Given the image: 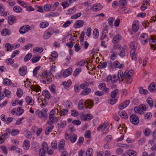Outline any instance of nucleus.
Here are the masks:
<instances>
[{"label":"nucleus","mask_w":156,"mask_h":156,"mask_svg":"<svg viewBox=\"0 0 156 156\" xmlns=\"http://www.w3.org/2000/svg\"><path fill=\"white\" fill-rule=\"evenodd\" d=\"M134 71L133 70H130L126 72V71L123 74V72L119 70L118 73V78L119 81L122 82L123 80V79L125 78V80L126 83L128 84L131 83L132 82V79L131 77L133 75Z\"/></svg>","instance_id":"f257e3e1"},{"label":"nucleus","mask_w":156,"mask_h":156,"mask_svg":"<svg viewBox=\"0 0 156 156\" xmlns=\"http://www.w3.org/2000/svg\"><path fill=\"white\" fill-rule=\"evenodd\" d=\"M84 100L81 99L80 100L78 103V107L80 110L83 109L84 106L86 108H90L93 106V101L92 100H87L83 104Z\"/></svg>","instance_id":"f03ea898"},{"label":"nucleus","mask_w":156,"mask_h":156,"mask_svg":"<svg viewBox=\"0 0 156 156\" xmlns=\"http://www.w3.org/2000/svg\"><path fill=\"white\" fill-rule=\"evenodd\" d=\"M47 111L48 110L46 108H43L41 111H40L39 109H37L35 112V113L40 119L45 121L48 119Z\"/></svg>","instance_id":"7ed1b4c3"},{"label":"nucleus","mask_w":156,"mask_h":156,"mask_svg":"<svg viewBox=\"0 0 156 156\" xmlns=\"http://www.w3.org/2000/svg\"><path fill=\"white\" fill-rule=\"evenodd\" d=\"M65 137L66 140H70L71 143H74L76 140L77 136L75 134L69 135L68 133H66Z\"/></svg>","instance_id":"20e7f679"},{"label":"nucleus","mask_w":156,"mask_h":156,"mask_svg":"<svg viewBox=\"0 0 156 156\" xmlns=\"http://www.w3.org/2000/svg\"><path fill=\"white\" fill-rule=\"evenodd\" d=\"M54 32V30L52 28H50L47 30L44 34L43 37L45 39H47L50 38Z\"/></svg>","instance_id":"39448f33"},{"label":"nucleus","mask_w":156,"mask_h":156,"mask_svg":"<svg viewBox=\"0 0 156 156\" xmlns=\"http://www.w3.org/2000/svg\"><path fill=\"white\" fill-rule=\"evenodd\" d=\"M148 39L149 38L147 34L142 33L140 34V40L142 44L143 45L146 44L147 42Z\"/></svg>","instance_id":"423d86ee"},{"label":"nucleus","mask_w":156,"mask_h":156,"mask_svg":"<svg viewBox=\"0 0 156 156\" xmlns=\"http://www.w3.org/2000/svg\"><path fill=\"white\" fill-rule=\"evenodd\" d=\"M129 119L131 122L134 125H137L139 123V119L135 115L133 114L131 115L130 116Z\"/></svg>","instance_id":"0eeeda50"},{"label":"nucleus","mask_w":156,"mask_h":156,"mask_svg":"<svg viewBox=\"0 0 156 156\" xmlns=\"http://www.w3.org/2000/svg\"><path fill=\"white\" fill-rule=\"evenodd\" d=\"M55 110L54 109L51 110L50 112L49 115V119L52 122H53V121L56 122L58 120L57 118L55 116Z\"/></svg>","instance_id":"6e6552de"},{"label":"nucleus","mask_w":156,"mask_h":156,"mask_svg":"<svg viewBox=\"0 0 156 156\" xmlns=\"http://www.w3.org/2000/svg\"><path fill=\"white\" fill-rule=\"evenodd\" d=\"M93 117V115L90 114H87L85 115L82 114L80 115V119L83 121L89 120L92 119Z\"/></svg>","instance_id":"1a4fd4ad"},{"label":"nucleus","mask_w":156,"mask_h":156,"mask_svg":"<svg viewBox=\"0 0 156 156\" xmlns=\"http://www.w3.org/2000/svg\"><path fill=\"white\" fill-rule=\"evenodd\" d=\"M149 42L151 44V48L154 51L156 49V40H155L154 38L151 36L150 38L148 39Z\"/></svg>","instance_id":"9d476101"},{"label":"nucleus","mask_w":156,"mask_h":156,"mask_svg":"<svg viewBox=\"0 0 156 156\" xmlns=\"http://www.w3.org/2000/svg\"><path fill=\"white\" fill-rule=\"evenodd\" d=\"M103 8L102 5L100 3L94 4L92 7V9L94 11L97 12L101 10Z\"/></svg>","instance_id":"9b49d317"},{"label":"nucleus","mask_w":156,"mask_h":156,"mask_svg":"<svg viewBox=\"0 0 156 156\" xmlns=\"http://www.w3.org/2000/svg\"><path fill=\"white\" fill-rule=\"evenodd\" d=\"M129 103L130 101L129 100H126L119 105L118 108L120 110H122L126 107L129 105Z\"/></svg>","instance_id":"f8f14e48"},{"label":"nucleus","mask_w":156,"mask_h":156,"mask_svg":"<svg viewBox=\"0 0 156 156\" xmlns=\"http://www.w3.org/2000/svg\"><path fill=\"white\" fill-rule=\"evenodd\" d=\"M19 72L20 75L22 76L25 75L27 72V67L26 66H24L20 68Z\"/></svg>","instance_id":"ddd939ff"},{"label":"nucleus","mask_w":156,"mask_h":156,"mask_svg":"<svg viewBox=\"0 0 156 156\" xmlns=\"http://www.w3.org/2000/svg\"><path fill=\"white\" fill-rule=\"evenodd\" d=\"M84 24V22L82 20H78L75 22L74 27L75 28H79L82 27Z\"/></svg>","instance_id":"4468645a"},{"label":"nucleus","mask_w":156,"mask_h":156,"mask_svg":"<svg viewBox=\"0 0 156 156\" xmlns=\"http://www.w3.org/2000/svg\"><path fill=\"white\" fill-rule=\"evenodd\" d=\"M72 72V69L71 68H69L66 69L63 73V76L64 77H66L70 75Z\"/></svg>","instance_id":"2eb2a0df"},{"label":"nucleus","mask_w":156,"mask_h":156,"mask_svg":"<svg viewBox=\"0 0 156 156\" xmlns=\"http://www.w3.org/2000/svg\"><path fill=\"white\" fill-rule=\"evenodd\" d=\"M8 22L10 25L12 24L16 20V17L13 15L10 16L8 18Z\"/></svg>","instance_id":"dca6fc26"},{"label":"nucleus","mask_w":156,"mask_h":156,"mask_svg":"<svg viewBox=\"0 0 156 156\" xmlns=\"http://www.w3.org/2000/svg\"><path fill=\"white\" fill-rule=\"evenodd\" d=\"M9 149L10 151H16V152L20 154H22V150L20 148L15 146H12L11 147H9Z\"/></svg>","instance_id":"f3484780"},{"label":"nucleus","mask_w":156,"mask_h":156,"mask_svg":"<svg viewBox=\"0 0 156 156\" xmlns=\"http://www.w3.org/2000/svg\"><path fill=\"white\" fill-rule=\"evenodd\" d=\"M121 39V36L119 34H117L113 37L112 42L114 44L117 43Z\"/></svg>","instance_id":"a211bd4d"},{"label":"nucleus","mask_w":156,"mask_h":156,"mask_svg":"<svg viewBox=\"0 0 156 156\" xmlns=\"http://www.w3.org/2000/svg\"><path fill=\"white\" fill-rule=\"evenodd\" d=\"M118 114L120 116L124 119H126L128 118V115L125 111L120 110L118 112Z\"/></svg>","instance_id":"6ab92c4d"},{"label":"nucleus","mask_w":156,"mask_h":156,"mask_svg":"<svg viewBox=\"0 0 156 156\" xmlns=\"http://www.w3.org/2000/svg\"><path fill=\"white\" fill-rule=\"evenodd\" d=\"M51 75V71H49L48 73L47 71H44L42 74L40 75V76L42 78H47L49 77Z\"/></svg>","instance_id":"aec40b11"},{"label":"nucleus","mask_w":156,"mask_h":156,"mask_svg":"<svg viewBox=\"0 0 156 156\" xmlns=\"http://www.w3.org/2000/svg\"><path fill=\"white\" fill-rule=\"evenodd\" d=\"M107 126V124L105 123H104L101 124L97 128V130L98 131H100L101 130H102L103 128V129L104 130H107L108 129Z\"/></svg>","instance_id":"412c9836"},{"label":"nucleus","mask_w":156,"mask_h":156,"mask_svg":"<svg viewBox=\"0 0 156 156\" xmlns=\"http://www.w3.org/2000/svg\"><path fill=\"white\" fill-rule=\"evenodd\" d=\"M132 28L133 31L135 32H137L139 29V27L138 25V22H133V24Z\"/></svg>","instance_id":"4be33fe9"},{"label":"nucleus","mask_w":156,"mask_h":156,"mask_svg":"<svg viewBox=\"0 0 156 156\" xmlns=\"http://www.w3.org/2000/svg\"><path fill=\"white\" fill-rule=\"evenodd\" d=\"M67 124L66 122V121L61 120L58 123V128H64L66 127Z\"/></svg>","instance_id":"5701e85b"},{"label":"nucleus","mask_w":156,"mask_h":156,"mask_svg":"<svg viewBox=\"0 0 156 156\" xmlns=\"http://www.w3.org/2000/svg\"><path fill=\"white\" fill-rule=\"evenodd\" d=\"M119 49L120 51L119 55L122 57H124L125 55V52L124 48L121 45H119L118 48V49Z\"/></svg>","instance_id":"b1692460"},{"label":"nucleus","mask_w":156,"mask_h":156,"mask_svg":"<svg viewBox=\"0 0 156 156\" xmlns=\"http://www.w3.org/2000/svg\"><path fill=\"white\" fill-rule=\"evenodd\" d=\"M30 141L28 140H25L23 143V147L26 150H28L30 147Z\"/></svg>","instance_id":"393cba45"},{"label":"nucleus","mask_w":156,"mask_h":156,"mask_svg":"<svg viewBox=\"0 0 156 156\" xmlns=\"http://www.w3.org/2000/svg\"><path fill=\"white\" fill-rule=\"evenodd\" d=\"M29 29H30L29 27L23 26L20 28L19 32L21 34H23L26 33Z\"/></svg>","instance_id":"a878e982"},{"label":"nucleus","mask_w":156,"mask_h":156,"mask_svg":"<svg viewBox=\"0 0 156 156\" xmlns=\"http://www.w3.org/2000/svg\"><path fill=\"white\" fill-rule=\"evenodd\" d=\"M30 88L32 90L37 92L41 90V87L38 85L32 86Z\"/></svg>","instance_id":"bb28decb"},{"label":"nucleus","mask_w":156,"mask_h":156,"mask_svg":"<svg viewBox=\"0 0 156 156\" xmlns=\"http://www.w3.org/2000/svg\"><path fill=\"white\" fill-rule=\"evenodd\" d=\"M65 144V141L64 140H62L59 142L58 145V149L59 151L60 150V149H64V147Z\"/></svg>","instance_id":"cd10ccee"},{"label":"nucleus","mask_w":156,"mask_h":156,"mask_svg":"<svg viewBox=\"0 0 156 156\" xmlns=\"http://www.w3.org/2000/svg\"><path fill=\"white\" fill-rule=\"evenodd\" d=\"M26 101L28 104L32 105L34 103V101L29 96H27L26 98Z\"/></svg>","instance_id":"c85d7f7f"},{"label":"nucleus","mask_w":156,"mask_h":156,"mask_svg":"<svg viewBox=\"0 0 156 156\" xmlns=\"http://www.w3.org/2000/svg\"><path fill=\"white\" fill-rule=\"evenodd\" d=\"M91 91L90 88H87L82 91L81 94L82 95H86L88 94Z\"/></svg>","instance_id":"c756f323"},{"label":"nucleus","mask_w":156,"mask_h":156,"mask_svg":"<svg viewBox=\"0 0 156 156\" xmlns=\"http://www.w3.org/2000/svg\"><path fill=\"white\" fill-rule=\"evenodd\" d=\"M119 92V90L118 89H115L112 91L110 94L111 97L112 98H115Z\"/></svg>","instance_id":"7c9ffc66"},{"label":"nucleus","mask_w":156,"mask_h":156,"mask_svg":"<svg viewBox=\"0 0 156 156\" xmlns=\"http://www.w3.org/2000/svg\"><path fill=\"white\" fill-rule=\"evenodd\" d=\"M42 93L46 98L49 99L51 98V95L48 90H44L43 92Z\"/></svg>","instance_id":"2f4dec72"},{"label":"nucleus","mask_w":156,"mask_h":156,"mask_svg":"<svg viewBox=\"0 0 156 156\" xmlns=\"http://www.w3.org/2000/svg\"><path fill=\"white\" fill-rule=\"evenodd\" d=\"M43 49L42 48L36 47L33 48V51L35 53H41L43 51Z\"/></svg>","instance_id":"473e14b6"},{"label":"nucleus","mask_w":156,"mask_h":156,"mask_svg":"<svg viewBox=\"0 0 156 156\" xmlns=\"http://www.w3.org/2000/svg\"><path fill=\"white\" fill-rule=\"evenodd\" d=\"M156 89V85L154 83H151L148 87L149 90L151 91H153Z\"/></svg>","instance_id":"72a5a7b5"},{"label":"nucleus","mask_w":156,"mask_h":156,"mask_svg":"<svg viewBox=\"0 0 156 156\" xmlns=\"http://www.w3.org/2000/svg\"><path fill=\"white\" fill-rule=\"evenodd\" d=\"M151 133V129L148 128L145 129L143 130V133L145 136H149Z\"/></svg>","instance_id":"f704fd0d"},{"label":"nucleus","mask_w":156,"mask_h":156,"mask_svg":"<svg viewBox=\"0 0 156 156\" xmlns=\"http://www.w3.org/2000/svg\"><path fill=\"white\" fill-rule=\"evenodd\" d=\"M54 126L53 125H50L48 127H47L45 132V134L46 135L48 134L50 132L52 131L53 129Z\"/></svg>","instance_id":"c9c22d12"},{"label":"nucleus","mask_w":156,"mask_h":156,"mask_svg":"<svg viewBox=\"0 0 156 156\" xmlns=\"http://www.w3.org/2000/svg\"><path fill=\"white\" fill-rule=\"evenodd\" d=\"M2 34L5 36L10 34H11L10 31L7 28H4L2 32Z\"/></svg>","instance_id":"e433bc0d"},{"label":"nucleus","mask_w":156,"mask_h":156,"mask_svg":"<svg viewBox=\"0 0 156 156\" xmlns=\"http://www.w3.org/2000/svg\"><path fill=\"white\" fill-rule=\"evenodd\" d=\"M122 64H121L117 61H115L114 62V68L120 69L122 68Z\"/></svg>","instance_id":"4c0bfd02"},{"label":"nucleus","mask_w":156,"mask_h":156,"mask_svg":"<svg viewBox=\"0 0 156 156\" xmlns=\"http://www.w3.org/2000/svg\"><path fill=\"white\" fill-rule=\"evenodd\" d=\"M3 83L4 85L8 86L11 84L12 81L9 79L5 78L3 80Z\"/></svg>","instance_id":"58836bf2"},{"label":"nucleus","mask_w":156,"mask_h":156,"mask_svg":"<svg viewBox=\"0 0 156 156\" xmlns=\"http://www.w3.org/2000/svg\"><path fill=\"white\" fill-rule=\"evenodd\" d=\"M127 153L129 156H136V152L132 150L127 151Z\"/></svg>","instance_id":"ea45409f"},{"label":"nucleus","mask_w":156,"mask_h":156,"mask_svg":"<svg viewBox=\"0 0 156 156\" xmlns=\"http://www.w3.org/2000/svg\"><path fill=\"white\" fill-rule=\"evenodd\" d=\"M8 135L7 133H4L0 137V144H2L4 142L6 139V136Z\"/></svg>","instance_id":"a19ab883"},{"label":"nucleus","mask_w":156,"mask_h":156,"mask_svg":"<svg viewBox=\"0 0 156 156\" xmlns=\"http://www.w3.org/2000/svg\"><path fill=\"white\" fill-rule=\"evenodd\" d=\"M70 4L69 2V0H66L65 2H62L61 3V5L64 9H66Z\"/></svg>","instance_id":"79ce46f5"},{"label":"nucleus","mask_w":156,"mask_h":156,"mask_svg":"<svg viewBox=\"0 0 156 156\" xmlns=\"http://www.w3.org/2000/svg\"><path fill=\"white\" fill-rule=\"evenodd\" d=\"M99 34V33L98 29H95L93 31V37L95 39H97L98 37Z\"/></svg>","instance_id":"37998d69"},{"label":"nucleus","mask_w":156,"mask_h":156,"mask_svg":"<svg viewBox=\"0 0 156 156\" xmlns=\"http://www.w3.org/2000/svg\"><path fill=\"white\" fill-rule=\"evenodd\" d=\"M13 10L16 12L20 13L21 12L22 9L20 6L16 5L13 7Z\"/></svg>","instance_id":"c03bdc74"},{"label":"nucleus","mask_w":156,"mask_h":156,"mask_svg":"<svg viewBox=\"0 0 156 156\" xmlns=\"http://www.w3.org/2000/svg\"><path fill=\"white\" fill-rule=\"evenodd\" d=\"M81 68H78L76 69L73 73V76L75 77L77 76L81 72Z\"/></svg>","instance_id":"a18cd8bd"},{"label":"nucleus","mask_w":156,"mask_h":156,"mask_svg":"<svg viewBox=\"0 0 156 156\" xmlns=\"http://www.w3.org/2000/svg\"><path fill=\"white\" fill-rule=\"evenodd\" d=\"M85 61L84 60H82L79 62H77L76 64V65L78 66H82L85 65Z\"/></svg>","instance_id":"49530a36"},{"label":"nucleus","mask_w":156,"mask_h":156,"mask_svg":"<svg viewBox=\"0 0 156 156\" xmlns=\"http://www.w3.org/2000/svg\"><path fill=\"white\" fill-rule=\"evenodd\" d=\"M50 91L53 94H56L55 86L54 84H52L49 87Z\"/></svg>","instance_id":"de8ad7c7"},{"label":"nucleus","mask_w":156,"mask_h":156,"mask_svg":"<svg viewBox=\"0 0 156 156\" xmlns=\"http://www.w3.org/2000/svg\"><path fill=\"white\" fill-rule=\"evenodd\" d=\"M5 47L7 48V51H11L14 48V46H12L9 43H6L5 44Z\"/></svg>","instance_id":"09e8293b"},{"label":"nucleus","mask_w":156,"mask_h":156,"mask_svg":"<svg viewBox=\"0 0 156 156\" xmlns=\"http://www.w3.org/2000/svg\"><path fill=\"white\" fill-rule=\"evenodd\" d=\"M19 133L20 130L19 129H13L11 132V134L12 136H14L18 134Z\"/></svg>","instance_id":"8fccbe9b"},{"label":"nucleus","mask_w":156,"mask_h":156,"mask_svg":"<svg viewBox=\"0 0 156 156\" xmlns=\"http://www.w3.org/2000/svg\"><path fill=\"white\" fill-rule=\"evenodd\" d=\"M48 23L47 22H44L41 23L40 25V26L41 28H44L48 26Z\"/></svg>","instance_id":"3c124183"},{"label":"nucleus","mask_w":156,"mask_h":156,"mask_svg":"<svg viewBox=\"0 0 156 156\" xmlns=\"http://www.w3.org/2000/svg\"><path fill=\"white\" fill-rule=\"evenodd\" d=\"M135 49H132L130 52V54L132 59H135L136 58V54Z\"/></svg>","instance_id":"603ef678"},{"label":"nucleus","mask_w":156,"mask_h":156,"mask_svg":"<svg viewBox=\"0 0 156 156\" xmlns=\"http://www.w3.org/2000/svg\"><path fill=\"white\" fill-rule=\"evenodd\" d=\"M72 103L69 101H67L64 102V105L67 108H71Z\"/></svg>","instance_id":"864d4df0"},{"label":"nucleus","mask_w":156,"mask_h":156,"mask_svg":"<svg viewBox=\"0 0 156 156\" xmlns=\"http://www.w3.org/2000/svg\"><path fill=\"white\" fill-rule=\"evenodd\" d=\"M24 112V110L21 107H18L17 108V112L16 113L17 116H19L22 115Z\"/></svg>","instance_id":"5fc2aeb1"},{"label":"nucleus","mask_w":156,"mask_h":156,"mask_svg":"<svg viewBox=\"0 0 156 156\" xmlns=\"http://www.w3.org/2000/svg\"><path fill=\"white\" fill-rule=\"evenodd\" d=\"M32 55L30 53L27 54L24 58V61L26 62L29 60L32 57Z\"/></svg>","instance_id":"6e6d98bb"},{"label":"nucleus","mask_w":156,"mask_h":156,"mask_svg":"<svg viewBox=\"0 0 156 156\" xmlns=\"http://www.w3.org/2000/svg\"><path fill=\"white\" fill-rule=\"evenodd\" d=\"M14 62V59L11 58H9L5 60V62L8 65L12 64Z\"/></svg>","instance_id":"4d7b16f0"},{"label":"nucleus","mask_w":156,"mask_h":156,"mask_svg":"<svg viewBox=\"0 0 156 156\" xmlns=\"http://www.w3.org/2000/svg\"><path fill=\"white\" fill-rule=\"evenodd\" d=\"M93 150L91 148H88L86 152V155L87 156H92L93 154Z\"/></svg>","instance_id":"13d9d810"},{"label":"nucleus","mask_w":156,"mask_h":156,"mask_svg":"<svg viewBox=\"0 0 156 156\" xmlns=\"http://www.w3.org/2000/svg\"><path fill=\"white\" fill-rule=\"evenodd\" d=\"M139 93L141 94H146L148 93V91L145 89H144L142 87H140L139 90Z\"/></svg>","instance_id":"bf43d9fd"},{"label":"nucleus","mask_w":156,"mask_h":156,"mask_svg":"<svg viewBox=\"0 0 156 156\" xmlns=\"http://www.w3.org/2000/svg\"><path fill=\"white\" fill-rule=\"evenodd\" d=\"M147 103L149 105L150 107H152L153 106V102L151 98H148L147 100Z\"/></svg>","instance_id":"052dcab7"},{"label":"nucleus","mask_w":156,"mask_h":156,"mask_svg":"<svg viewBox=\"0 0 156 156\" xmlns=\"http://www.w3.org/2000/svg\"><path fill=\"white\" fill-rule=\"evenodd\" d=\"M42 147L41 149H43V150L46 151L48 149H49V147H48L47 144L45 142H44L42 144Z\"/></svg>","instance_id":"680f3d73"},{"label":"nucleus","mask_w":156,"mask_h":156,"mask_svg":"<svg viewBox=\"0 0 156 156\" xmlns=\"http://www.w3.org/2000/svg\"><path fill=\"white\" fill-rule=\"evenodd\" d=\"M115 20V18L113 17H111L109 18L108 20V22L109 25L111 26H113V21Z\"/></svg>","instance_id":"e2e57ef3"},{"label":"nucleus","mask_w":156,"mask_h":156,"mask_svg":"<svg viewBox=\"0 0 156 156\" xmlns=\"http://www.w3.org/2000/svg\"><path fill=\"white\" fill-rule=\"evenodd\" d=\"M40 59V56H36L33 57L31 59V61L33 63H35L38 62Z\"/></svg>","instance_id":"0e129e2a"},{"label":"nucleus","mask_w":156,"mask_h":156,"mask_svg":"<svg viewBox=\"0 0 156 156\" xmlns=\"http://www.w3.org/2000/svg\"><path fill=\"white\" fill-rule=\"evenodd\" d=\"M0 148L2 151L3 153L5 154H7L8 153L7 148L4 145H2L0 147Z\"/></svg>","instance_id":"69168bd1"},{"label":"nucleus","mask_w":156,"mask_h":156,"mask_svg":"<svg viewBox=\"0 0 156 156\" xmlns=\"http://www.w3.org/2000/svg\"><path fill=\"white\" fill-rule=\"evenodd\" d=\"M152 117V115L150 112H148L145 114L144 115L145 119L147 120H148L150 119Z\"/></svg>","instance_id":"338daca9"},{"label":"nucleus","mask_w":156,"mask_h":156,"mask_svg":"<svg viewBox=\"0 0 156 156\" xmlns=\"http://www.w3.org/2000/svg\"><path fill=\"white\" fill-rule=\"evenodd\" d=\"M106 87V84L104 83H100L98 86L99 88L101 90L103 91L104 90Z\"/></svg>","instance_id":"774afa93"}]
</instances>
